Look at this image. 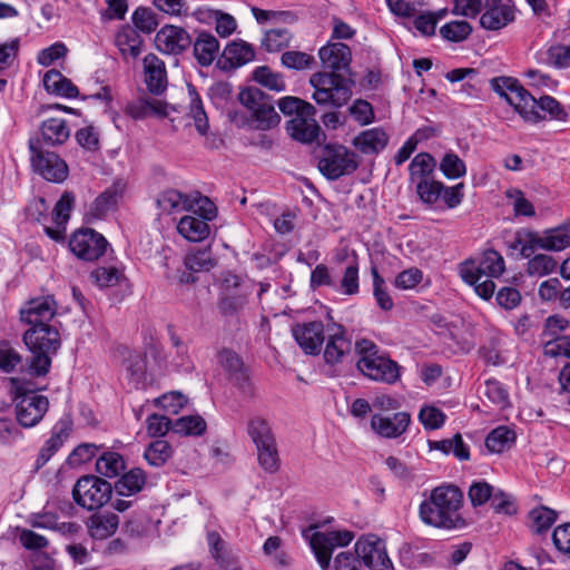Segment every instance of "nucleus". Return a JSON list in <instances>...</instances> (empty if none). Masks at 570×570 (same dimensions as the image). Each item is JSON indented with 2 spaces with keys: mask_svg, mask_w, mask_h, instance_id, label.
<instances>
[{
  "mask_svg": "<svg viewBox=\"0 0 570 570\" xmlns=\"http://www.w3.org/2000/svg\"><path fill=\"white\" fill-rule=\"evenodd\" d=\"M351 352L352 342L346 336L345 327L337 323L328 325L327 340L323 352L325 363L331 366L342 364Z\"/></svg>",
  "mask_w": 570,
  "mask_h": 570,
  "instance_id": "18",
  "label": "nucleus"
},
{
  "mask_svg": "<svg viewBox=\"0 0 570 570\" xmlns=\"http://www.w3.org/2000/svg\"><path fill=\"white\" fill-rule=\"evenodd\" d=\"M206 421L200 415H185L174 421L173 432L199 436L206 431Z\"/></svg>",
  "mask_w": 570,
  "mask_h": 570,
  "instance_id": "49",
  "label": "nucleus"
},
{
  "mask_svg": "<svg viewBox=\"0 0 570 570\" xmlns=\"http://www.w3.org/2000/svg\"><path fill=\"white\" fill-rule=\"evenodd\" d=\"M86 524L92 539L104 540L117 531L119 517L112 512H97L88 518Z\"/></svg>",
  "mask_w": 570,
  "mask_h": 570,
  "instance_id": "29",
  "label": "nucleus"
},
{
  "mask_svg": "<svg viewBox=\"0 0 570 570\" xmlns=\"http://www.w3.org/2000/svg\"><path fill=\"white\" fill-rule=\"evenodd\" d=\"M75 203V196L71 191H65L57 202L52 215L56 228L45 227L46 234L53 240L65 239L66 224L70 218V212Z\"/></svg>",
  "mask_w": 570,
  "mask_h": 570,
  "instance_id": "26",
  "label": "nucleus"
},
{
  "mask_svg": "<svg viewBox=\"0 0 570 570\" xmlns=\"http://www.w3.org/2000/svg\"><path fill=\"white\" fill-rule=\"evenodd\" d=\"M145 82L147 89L156 96L161 95L167 88V72L165 63L154 53L144 58Z\"/></svg>",
  "mask_w": 570,
  "mask_h": 570,
  "instance_id": "25",
  "label": "nucleus"
},
{
  "mask_svg": "<svg viewBox=\"0 0 570 570\" xmlns=\"http://www.w3.org/2000/svg\"><path fill=\"white\" fill-rule=\"evenodd\" d=\"M353 539L354 533L348 530L313 533L309 546L322 570L330 568L333 550L348 546Z\"/></svg>",
  "mask_w": 570,
  "mask_h": 570,
  "instance_id": "12",
  "label": "nucleus"
},
{
  "mask_svg": "<svg viewBox=\"0 0 570 570\" xmlns=\"http://www.w3.org/2000/svg\"><path fill=\"white\" fill-rule=\"evenodd\" d=\"M557 268V261L546 254H537L529 259L527 273L531 276H546Z\"/></svg>",
  "mask_w": 570,
  "mask_h": 570,
  "instance_id": "60",
  "label": "nucleus"
},
{
  "mask_svg": "<svg viewBox=\"0 0 570 570\" xmlns=\"http://www.w3.org/2000/svg\"><path fill=\"white\" fill-rule=\"evenodd\" d=\"M255 51L252 45L238 39L229 42L217 60V66L224 71L237 69L254 60Z\"/></svg>",
  "mask_w": 570,
  "mask_h": 570,
  "instance_id": "23",
  "label": "nucleus"
},
{
  "mask_svg": "<svg viewBox=\"0 0 570 570\" xmlns=\"http://www.w3.org/2000/svg\"><path fill=\"white\" fill-rule=\"evenodd\" d=\"M122 194L124 185L120 181L114 183L94 200L90 214L98 219L105 217L109 212L117 208Z\"/></svg>",
  "mask_w": 570,
  "mask_h": 570,
  "instance_id": "32",
  "label": "nucleus"
},
{
  "mask_svg": "<svg viewBox=\"0 0 570 570\" xmlns=\"http://www.w3.org/2000/svg\"><path fill=\"white\" fill-rule=\"evenodd\" d=\"M256 450L261 468L268 473L277 472L279 469V456L276 441L258 445Z\"/></svg>",
  "mask_w": 570,
  "mask_h": 570,
  "instance_id": "55",
  "label": "nucleus"
},
{
  "mask_svg": "<svg viewBox=\"0 0 570 570\" xmlns=\"http://www.w3.org/2000/svg\"><path fill=\"white\" fill-rule=\"evenodd\" d=\"M463 505V492L454 484L443 483L434 488L428 499L419 507L423 523L445 530L462 529L465 520L460 514Z\"/></svg>",
  "mask_w": 570,
  "mask_h": 570,
  "instance_id": "1",
  "label": "nucleus"
},
{
  "mask_svg": "<svg viewBox=\"0 0 570 570\" xmlns=\"http://www.w3.org/2000/svg\"><path fill=\"white\" fill-rule=\"evenodd\" d=\"M184 264L187 271L199 273L209 272L216 265V261L213 258L210 250L203 249L188 254Z\"/></svg>",
  "mask_w": 570,
  "mask_h": 570,
  "instance_id": "57",
  "label": "nucleus"
},
{
  "mask_svg": "<svg viewBox=\"0 0 570 570\" xmlns=\"http://www.w3.org/2000/svg\"><path fill=\"white\" fill-rule=\"evenodd\" d=\"M352 144L364 155H377L387 146L389 135L382 128H371L355 136Z\"/></svg>",
  "mask_w": 570,
  "mask_h": 570,
  "instance_id": "28",
  "label": "nucleus"
},
{
  "mask_svg": "<svg viewBox=\"0 0 570 570\" xmlns=\"http://www.w3.org/2000/svg\"><path fill=\"white\" fill-rule=\"evenodd\" d=\"M314 88L312 98L321 107L338 109L352 98L355 79L341 72L318 71L309 79Z\"/></svg>",
  "mask_w": 570,
  "mask_h": 570,
  "instance_id": "4",
  "label": "nucleus"
},
{
  "mask_svg": "<svg viewBox=\"0 0 570 570\" xmlns=\"http://www.w3.org/2000/svg\"><path fill=\"white\" fill-rule=\"evenodd\" d=\"M454 12L470 18L481 13V27L492 31L507 27L515 18L512 0H454Z\"/></svg>",
  "mask_w": 570,
  "mask_h": 570,
  "instance_id": "3",
  "label": "nucleus"
},
{
  "mask_svg": "<svg viewBox=\"0 0 570 570\" xmlns=\"http://www.w3.org/2000/svg\"><path fill=\"white\" fill-rule=\"evenodd\" d=\"M558 513L544 505L537 507L529 512L531 529L534 533L541 534L548 531L556 522Z\"/></svg>",
  "mask_w": 570,
  "mask_h": 570,
  "instance_id": "46",
  "label": "nucleus"
},
{
  "mask_svg": "<svg viewBox=\"0 0 570 570\" xmlns=\"http://www.w3.org/2000/svg\"><path fill=\"white\" fill-rule=\"evenodd\" d=\"M91 282L100 288H108L127 281L122 271L116 266H99L90 273Z\"/></svg>",
  "mask_w": 570,
  "mask_h": 570,
  "instance_id": "44",
  "label": "nucleus"
},
{
  "mask_svg": "<svg viewBox=\"0 0 570 570\" xmlns=\"http://www.w3.org/2000/svg\"><path fill=\"white\" fill-rule=\"evenodd\" d=\"M415 191L419 199L431 208H436L441 202L442 181L436 179H429L415 185Z\"/></svg>",
  "mask_w": 570,
  "mask_h": 570,
  "instance_id": "47",
  "label": "nucleus"
},
{
  "mask_svg": "<svg viewBox=\"0 0 570 570\" xmlns=\"http://www.w3.org/2000/svg\"><path fill=\"white\" fill-rule=\"evenodd\" d=\"M114 488L107 480L87 474L80 476L72 489L75 502L89 511L97 510L110 501Z\"/></svg>",
  "mask_w": 570,
  "mask_h": 570,
  "instance_id": "7",
  "label": "nucleus"
},
{
  "mask_svg": "<svg viewBox=\"0 0 570 570\" xmlns=\"http://www.w3.org/2000/svg\"><path fill=\"white\" fill-rule=\"evenodd\" d=\"M191 45L194 57L203 67L210 66L219 51L218 40L214 35L206 31H199Z\"/></svg>",
  "mask_w": 570,
  "mask_h": 570,
  "instance_id": "31",
  "label": "nucleus"
},
{
  "mask_svg": "<svg viewBox=\"0 0 570 570\" xmlns=\"http://www.w3.org/2000/svg\"><path fill=\"white\" fill-rule=\"evenodd\" d=\"M171 454L173 448L169 442L156 440L147 446L144 456L150 465L159 468L170 459Z\"/></svg>",
  "mask_w": 570,
  "mask_h": 570,
  "instance_id": "50",
  "label": "nucleus"
},
{
  "mask_svg": "<svg viewBox=\"0 0 570 570\" xmlns=\"http://www.w3.org/2000/svg\"><path fill=\"white\" fill-rule=\"evenodd\" d=\"M515 441V433L508 426L501 425L493 429L485 438V446L492 453H501L509 449Z\"/></svg>",
  "mask_w": 570,
  "mask_h": 570,
  "instance_id": "42",
  "label": "nucleus"
},
{
  "mask_svg": "<svg viewBox=\"0 0 570 570\" xmlns=\"http://www.w3.org/2000/svg\"><path fill=\"white\" fill-rule=\"evenodd\" d=\"M188 94L190 97L189 115L193 117L197 131L204 136L209 129L208 117L204 109L203 101L196 88L189 83Z\"/></svg>",
  "mask_w": 570,
  "mask_h": 570,
  "instance_id": "43",
  "label": "nucleus"
},
{
  "mask_svg": "<svg viewBox=\"0 0 570 570\" xmlns=\"http://www.w3.org/2000/svg\"><path fill=\"white\" fill-rule=\"evenodd\" d=\"M42 82L49 94L69 99L79 96L77 86L57 69L48 70L43 76Z\"/></svg>",
  "mask_w": 570,
  "mask_h": 570,
  "instance_id": "33",
  "label": "nucleus"
},
{
  "mask_svg": "<svg viewBox=\"0 0 570 570\" xmlns=\"http://www.w3.org/2000/svg\"><path fill=\"white\" fill-rule=\"evenodd\" d=\"M484 395L500 409H505L510 404L507 389L495 379H489L484 383Z\"/></svg>",
  "mask_w": 570,
  "mask_h": 570,
  "instance_id": "63",
  "label": "nucleus"
},
{
  "mask_svg": "<svg viewBox=\"0 0 570 570\" xmlns=\"http://www.w3.org/2000/svg\"><path fill=\"white\" fill-rule=\"evenodd\" d=\"M501 341L497 335H492L487 338L479 347V356L488 365L500 366L505 363V360L501 355L500 350Z\"/></svg>",
  "mask_w": 570,
  "mask_h": 570,
  "instance_id": "53",
  "label": "nucleus"
},
{
  "mask_svg": "<svg viewBox=\"0 0 570 570\" xmlns=\"http://www.w3.org/2000/svg\"><path fill=\"white\" fill-rule=\"evenodd\" d=\"M109 243L100 233L92 228H81L69 239L70 250L86 262L99 259L107 250Z\"/></svg>",
  "mask_w": 570,
  "mask_h": 570,
  "instance_id": "11",
  "label": "nucleus"
},
{
  "mask_svg": "<svg viewBox=\"0 0 570 570\" xmlns=\"http://www.w3.org/2000/svg\"><path fill=\"white\" fill-rule=\"evenodd\" d=\"M355 553L361 562L371 570H393L383 540L375 535L362 537L355 543Z\"/></svg>",
  "mask_w": 570,
  "mask_h": 570,
  "instance_id": "13",
  "label": "nucleus"
},
{
  "mask_svg": "<svg viewBox=\"0 0 570 570\" xmlns=\"http://www.w3.org/2000/svg\"><path fill=\"white\" fill-rule=\"evenodd\" d=\"M193 42L191 36L181 27L166 24L156 35L157 48L168 55H180L187 50Z\"/></svg>",
  "mask_w": 570,
  "mask_h": 570,
  "instance_id": "22",
  "label": "nucleus"
},
{
  "mask_svg": "<svg viewBox=\"0 0 570 570\" xmlns=\"http://www.w3.org/2000/svg\"><path fill=\"white\" fill-rule=\"evenodd\" d=\"M504 259L494 249H487L478 258H470L460 265V275L466 284H472L482 276L499 277L504 272Z\"/></svg>",
  "mask_w": 570,
  "mask_h": 570,
  "instance_id": "10",
  "label": "nucleus"
},
{
  "mask_svg": "<svg viewBox=\"0 0 570 570\" xmlns=\"http://www.w3.org/2000/svg\"><path fill=\"white\" fill-rule=\"evenodd\" d=\"M238 99L246 107L256 122L258 130H269L281 122V117L274 107L272 96L259 88L249 87L239 92Z\"/></svg>",
  "mask_w": 570,
  "mask_h": 570,
  "instance_id": "6",
  "label": "nucleus"
},
{
  "mask_svg": "<svg viewBox=\"0 0 570 570\" xmlns=\"http://www.w3.org/2000/svg\"><path fill=\"white\" fill-rule=\"evenodd\" d=\"M373 277V295L381 309L391 311L394 306L393 299L384 288V278L380 275L375 266L371 269Z\"/></svg>",
  "mask_w": 570,
  "mask_h": 570,
  "instance_id": "62",
  "label": "nucleus"
},
{
  "mask_svg": "<svg viewBox=\"0 0 570 570\" xmlns=\"http://www.w3.org/2000/svg\"><path fill=\"white\" fill-rule=\"evenodd\" d=\"M73 421L70 413L63 414L51 429L50 438L41 446L33 466L38 472L60 450L72 432Z\"/></svg>",
  "mask_w": 570,
  "mask_h": 570,
  "instance_id": "14",
  "label": "nucleus"
},
{
  "mask_svg": "<svg viewBox=\"0 0 570 570\" xmlns=\"http://www.w3.org/2000/svg\"><path fill=\"white\" fill-rule=\"evenodd\" d=\"M125 112L135 120L145 119L150 115L167 116L166 104L146 98H139L128 102Z\"/></svg>",
  "mask_w": 570,
  "mask_h": 570,
  "instance_id": "37",
  "label": "nucleus"
},
{
  "mask_svg": "<svg viewBox=\"0 0 570 570\" xmlns=\"http://www.w3.org/2000/svg\"><path fill=\"white\" fill-rule=\"evenodd\" d=\"M247 433L256 446L275 441L268 422L261 416H255L248 421Z\"/></svg>",
  "mask_w": 570,
  "mask_h": 570,
  "instance_id": "52",
  "label": "nucleus"
},
{
  "mask_svg": "<svg viewBox=\"0 0 570 570\" xmlns=\"http://www.w3.org/2000/svg\"><path fill=\"white\" fill-rule=\"evenodd\" d=\"M472 32V27L466 21H451L441 27V36L449 41L460 42L465 40Z\"/></svg>",
  "mask_w": 570,
  "mask_h": 570,
  "instance_id": "61",
  "label": "nucleus"
},
{
  "mask_svg": "<svg viewBox=\"0 0 570 570\" xmlns=\"http://www.w3.org/2000/svg\"><path fill=\"white\" fill-rule=\"evenodd\" d=\"M292 334L306 355H318L325 342V327L322 321L297 323L292 327Z\"/></svg>",
  "mask_w": 570,
  "mask_h": 570,
  "instance_id": "17",
  "label": "nucleus"
},
{
  "mask_svg": "<svg viewBox=\"0 0 570 570\" xmlns=\"http://www.w3.org/2000/svg\"><path fill=\"white\" fill-rule=\"evenodd\" d=\"M435 168L436 160L431 154L419 153L409 165L410 181L417 185V183L433 179Z\"/></svg>",
  "mask_w": 570,
  "mask_h": 570,
  "instance_id": "36",
  "label": "nucleus"
},
{
  "mask_svg": "<svg viewBox=\"0 0 570 570\" xmlns=\"http://www.w3.org/2000/svg\"><path fill=\"white\" fill-rule=\"evenodd\" d=\"M518 114L524 121L532 124L544 120L546 114L554 120L564 121L568 118V112L556 98L548 95L535 98L528 90L523 96L522 104H518Z\"/></svg>",
  "mask_w": 570,
  "mask_h": 570,
  "instance_id": "8",
  "label": "nucleus"
},
{
  "mask_svg": "<svg viewBox=\"0 0 570 570\" xmlns=\"http://www.w3.org/2000/svg\"><path fill=\"white\" fill-rule=\"evenodd\" d=\"M41 138H37L43 146H58L65 144L69 136L70 130L65 119L50 118L45 120L40 127Z\"/></svg>",
  "mask_w": 570,
  "mask_h": 570,
  "instance_id": "34",
  "label": "nucleus"
},
{
  "mask_svg": "<svg viewBox=\"0 0 570 570\" xmlns=\"http://www.w3.org/2000/svg\"><path fill=\"white\" fill-rule=\"evenodd\" d=\"M439 168L448 179H458L466 174L465 163L453 151L443 156Z\"/></svg>",
  "mask_w": 570,
  "mask_h": 570,
  "instance_id": "58",
  "label": "nucleus"
},
{
  "mask_svg": "<svg viewBox=\"0 0 570 570\" xmlns=\"http://www.w3.org/2000/svg\"><path fill=\"white\" fill-rule=\"evenodd\" d=\"M277 105L279 110L285 116L306 117L316 115V108L311 102H307L298 97H283L278 100Z\"/></svg>",
  "mask_w": 570,
  "mask_h": 570,
  "instance_id": "45",
  "label": "nucleus"
},
{
  "mask_svg": "<svg viewBox=\"0 0 570 570\" xmlns=\"http://www.w3.org/2000/svg\"><path fill=\"white\" fill-rule=\"evenodd\" d=\"M248 292L242 285L238 276L225 279L218 301V309L224 316H234L247 304Z\"/></svg>",
  "mask_w": 570,
  "mask_h": 570,
  "instance_id": "20",
  "label": "nucleus"
},
{
  "mask_svg": "<svg viewBox=\"0 0 570 570\" xmlns=\"http://www.w3.org/2000/svg\"><path fill=\"white\" fill-rule=\"evenodd\" d=\"M318 57L324 69L323 71H345L347 75L354 76L350 68L352 62V52L347 45L342 42H328L320 48Z\"/></svg>",
  "mask_w": 570,
  "mask_h": 570,
  "instance_id": "21",
  "label": "nucleus"
},
{
  "mask_svg": "<svg viewBox=\"0 0 570 570\" xmlns=\"http://www.w3.org/2000/svg\"><path fill=\"white\" fill-rule=\"evenodd\" d=\"M292 38L289 29L274 28L265 32L262 43L268 52H278L289 46Z\"/></svg>",
  "mask_w": 570,
  "mask_h": 570,
  "instance_id": "51",
  "label": "nucleus"
},
{
  "mask_svg": "<svg viewBox=\"0 0 570 570\" xmlns=\"http://www.w3.org/2000/svg\"><path fill=\"white\" fill-rule=\"evenodd\" d=\"M157 206L166 214L179 210L190 212L194 209L191 197L176 189L163 191L157 198Z\"/></svg>",
  "mask_w": 570,
  "mask_h": 570,
  "instance_id": "39",
  "label": "nucleus"
},
{
  "mask_svg": "<svg viewBox=\"0 0 570 570\" xmlns=\"http://www.w3.org/2000/svg\"><path fill=\"white\" fill-rule=\"evenodd\" d=\"M147 475L140 468L130 469L124 473L112 485L119 497H131L139 493L146 485Z\"/></svg>",
  "mask_w": 570,
  "mask_h": 570,
  "instance_id": "35",
  "label": "nucleus"
},
{
  "mask_svg": "<svg viewBox=\"0 0 570 570\" xmlns=\"http://www.w3.org/2000/svg\"><path fill=\"white\" fill-rule=\"evenodd\" d=\"M49 407L46 396L39 394H24L16 403V417L23 428L36 426L45 416Z\"/></svg>",
  "mask_w": 570,
  "mask_h": 570,
  "instance_id": "19",
  "label": "nucleus"
},
{
  "mask_svg": "<svg viewBox=\"0 0 570 570\" xmlns=\"http://www.w3.org/2000/svg\"><path fill=\"white\" fill-rule=\"evenodd\" d=\"M546 250L560 252L570 247V219L556 227L546 230Z\"/></svg>",
  "mask_w": 570,
  "mask_h": 570,
  "instance_id": "48",
  "label": "nucleus"
},
{
  "mask_svg": "<svg viewBox=\"0 0 570 570\" xmlns=\"http://www.w3.org/2000/svg\"><path fill=\"white\" fill-rule=\"evenodd\" d=\"M253 78L262 86L277 92L284 91L286 88L284 77L279 72L272 71L267 66L257 67L253 72Z\"/></svg>",
  "mask_w": 570,
  "mask_h": 570,
  "instance_id": "56",
  "label": "nucleus"
},
{
  "mask_svg": "<svg viewBox=\"0 0 570 570\" xmlns=\"http://www.w3.org/2000/svg\"><path fill=\"white\" fill-rule=\"evenodd\" d=\"M360 166L355 153L338 144H326L321 149L318 169L328 180L353 174Z\"/></svg>",
  "mask_w": 570,
  "mask_h": 570,
  "instance_id": "5",
  "label": "nucleus"
},
{
  "mask_svg": "<svg viewBox=\"0 0 570 570\" xmlns=\"http://www.w3.org/2000/svg\"><path fill=\"white\" fill-rule=\"evenodd\" d=\"M23 343L32 354L29 361V373L40 377L49 373L51 358L61 346V338L56 325L29 327L23 336Z\"/></svg>",
  "mask_w": 570,
  "mask_h": 570,
  "instance_id": "2",
  "label": "nucleus"
},
{
  "mask_svg": "<svg viewBox=\"0 0 570 570\" xmlns=\"http://www.w3.org/2000/svg\"><path fill=\"white\" fill-rule=\"evenodd\" d=\"M315 62L312 55L298 50H288L281 56L282 66L295 71L311 69Z\"/></svg>",
  "mask_w": 570,
  "mask_h": 570,
  "instance_id": "54",
  "label": "nucleus"
},
{
  "mask_svg": "<svg viewBox=\"0 0 570 570\" xmlns=\"http://www.w3.org/2000/svg\"><path fill=\"white\" fill-rule=\"evenodd\" d=\"M356 366L366 377L386 384H394L401 376V366L385 355L379 354L371 360L358 358Z\"/></svg>",
  "mask_w": 570,
  "mask_h": 570,
  "instance_id": "15",
  "label": "nucleus"
},
{
  "mask_svg": "<svg viewBox=\"0 0 570 570\" xmlns=\"http://www.w3.org/2000/svg\"><path fill=\"white\" fill-rule=\"evenodd\" d=\"M131 19L135 28L145 33H151L158 27L156 14L145 7L137 8Z\"/></svg>",
  "mask_w": 570,
  "mask_h": 570,
  "instance_id": "64",
  "label": "nucleus"
},
{
  "mask_svg": "<svg viewBox=\"0 0 570 570\" xmlns=\"http://www.w3.org/2000/svg\"><path fill=\"white\" fill-rule=\"evenodd\" d=\"M411 423L407 412H396L392 416L374 414L371 419V428L382 438L396 439L402 435Z\"/></svg>",
  "mask_w": 570,
  "mask_h": 570,
  "instance_id": "24",
  "label": "nucleus"
},
{
  "mask_svg": "<svg viewBox=\"0 0 570 570\" xmlns=\"http://www.w3.org/2000/svg\"><path fill=\"white\" fill-rule=\"evenodd\" d=\"M57 314V303L52 296L29 299L20 309V321L30 327L51 325Z\"/></svg>",
  "mask_w": 570,
  "mask_h": 570,
  "instance_id": "16",
  "label": "nucleus"
},
{
  "mask_svg": "<svg viewBox=\"0 0 570 570\" xmlns=\"http://www.w3.org/2000/svg\"><path fill=\"white\" fill-rule=\"evenodd\" d=\"M358 262L356 255L346 266L343 277L340 282V289L343 294L353 296L360 291Z\"/></svg>",
  "mask_w": 570,
  "mask_h": 570,
  "instance_id": "59",
  "label": "nucleus"
},
{
  "mask_svg": "<svg viewBox=\"0 0 570 570\" xmlns=\"http://www.w3.org/2000/svg\"><path fill=\"white\" fill-rule=\"evenodd\" d=\"M142 43L137 30L130 27L122 28L116 36V45L125 57L137 58L141 53Z\"/></svg>",
  "mask_w": 570,
  "mask_h": 570,
  "instance_id": "40",
  "label": "nucleus"
},
{
  "mask_svg": "<svg viewBox=\"0 0 570 570\" xmlns=\"http://www.w3.org/2000/svg\"><path fill=\"white\" fill-rule=\"evenodd\" d=\"M126 468L121 454L114 451L104 452L96 461V471L106 478H116Z\"/></svg>",
  "mask_w": 570,
  "mask_h": 570,
  "instance_id": "41",
  "label": "nucleus"
},
{
  "mask_svg": "<svg viewBox=\"0 0 570 570\" xmlns=\"http://www.w3.org/2000/svg\"><path fill=\"white\" fill-rule=\"evenodd\" d=\"M286 130L294 140L302 144H312L318 138L321 127L315 116H299L287 121Z\"/></svg>",
  "mask_w": 570,
  "mask_h": 570,
  "instance_id": "27",
  "label": "nucleus"
},
{
  "mask_svg": "<svg viewBox=\"0 0 570 570\" xmlns=\"http://www.w3.org/2000/svg\"><path fill=\"white\" fill-rule=\"evenodd\" d=\"M491 88L518 112V104H522L527 89L512 77H494L490 80Z\"/></svg>",
  "mask_w": 570,
  "mask_h": 570,
  "instance_id": "30",
  "label": "nucleus"
},
{
  "mask_svg": "<svg viewBox=\"0 0 570 570\" xmlns=\"http://www.w3.org/2000/svg\"><path fill=\"white\" fill-rule=\"evenodd\" d=\"M31 165L36 173L52 183H62L68 177V166L57 154L47 151L39 140H29Z\"/></svg>",
  "mask_w": 570,
  "mask_h": 570,
  "instance_id": "9",
  "label": "nucleus"
},
{
  "mask_svg": "<svg viewBox=\"0 0 570 570\" xmlns=\"http://www.w3.org/2000/svg\"><path fill=\"white\" fill-rule=\"evenodd\" d=\"M178 233L189 242H202L209 235L210 228L207 222L196 216H184L177 225Z\"/></svg>",
  "mask_w": 570,
  "mask_h": 570,
  "instance_id": "38",
  "label": "nucleus"
}]
</instances>
